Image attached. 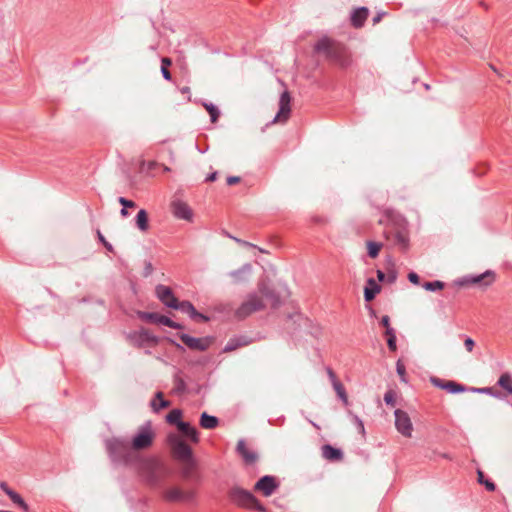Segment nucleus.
Segmentation results:
<instances>
[{
  "label": "nucleus",
  "mask_w": 512,
  "mask_h": 512,
  "mask_svg": "<svg viewBox=\"0 0 512 512\" xmlns=\"http://www.w3.org/2000/svg\"><path fill=\"white\" fill-rule=\"evenodd\" d=\"M394 416L396 430L403 437L411 438L414 429L411 418L409 417L408 413L401 409H396L394 412Z\"/></svg>",
  "instance_id": "obj_8"
},
{
  "label": "nucleus",
  "mask_w": 512,
  "mask_h": 512,
  "mask_svg": "<svg viewBox=\"0 0 512 512\" xmlns=\"http://www.w3.org/2000/svg\"><path fill=\"white\" fill-rule=\"evenodd\" d=\"M237 452L241 455L246 464H253L258 458L256 452L250 449L244 440L238 441Z\"/></svg>",
  "instance_id": "obj_16"
},
{
  "label": "nucleus",
  "mask_w": 512,
  "mask_h": 512,
  "mask_svg": "<svg viewBox=\"0 0 512 512\" xmlns=\"http://www.w3.org/2000/svg\"><path fill=\"white\" fill-rule=\"evenodd\" d=\"M445 284L442 281H432V282H425L423 284V288L427 291H437L442 290L444 288Z\"/></svg>",
  "instance_id": "obj_32"
},
{
  "label": "nucleus",
  "mask_w": 512,
  "mask_h": 512,
  "mask_svg": "<svg viewBox=\"0 0 512 512\" xmlns=\"http://www.w3.org/2000/svg\"><path fill=\"white\" fill-rule=\"evenodd\" d=\"M171 209L173 215L176 218L186 221H192L193 211L186 202L179 199L173 200L171 203Z\"/></svg>",
  "instance_id": "obj_12"
},
{
  "label": "nucleus",
  "mask_w": 512,
  "mask_h": 512,
  "mask_svg": "<svg viewBox=\"0 0 512 512\" xmlns=\"http://www.w3.org/2000/svg\"><path fill=\"white\" fill-rule=\"evenodd\" d=\"M327 374H328V377L331 381V384H332L336 394L343 401V403L345 405H347L348 404V396H347V393L345 391L343 384L338 380L336 374L334 373V371L331 368H327Z\"/></svg>",
  "instance_id": "obj_15"
},
{
  "label": "nucleus",
  "mask_w": 512,
  "mask_h": 512,
  "mask_svg": "<svg viewBox=\"0 0 512 512\" xmlns=\"http://www.w3.org/2000/svg\"><path fill=\"white\" fill-rule=\"evenodd\" d=\"M408 279L411 283L418 285L420 282V277L415 272H410L408 274Z\"/></svg>",
  "instance_id": "obj_43"
},
{
  "label": "nucleus",
  "mask_w": 512,
  "mask_h": 512,
  "mask_svg": "<svg viewBox=\"0 0 512 512\" xmlns=\"http://www.w3.org/2000/svg\"><path fill=\"white\" fill-rule=\"evenodd\" d=\"M219 421L215 416H211L203 412L200 417V426L204 429H214L218 426Z\"/></svg>",
  "instance_id": "obj_24"
},
{
  "label": "nucleus",
  "mask_w": 512,
  "mask_h": 512,
  "mask_svg": "<svg viewBox=\"0 0 512 512\" xmlns=\"http://www.w3.org/2000/svg\"><path fill=\"white\" fill-rule=\"evenodd\" d=\"M172 64V60L168 57H163L161 59V67H165V68H168L169 66H171Z\"/></svg>",
  "instance_id": "obj_47"
},
{
  "label": "nucleus",
  "mask_w": 512,
  "mask_h": 512,
  "mask_svg": "<svg viewBox=\"0 0 512 512\" xmlns=\"http://www.w3.org/2000/svg\"><path fill=\"white\" fill-rule=\"evenodd\" d=\"M161 72H162L164 79H166L168 81H170L172 79L171 73L168 70V68L161 67Z\"/></svg>",
  "instance_id": "obj_45"
},
{
  "label": "nucleus",
  "mask_w": 512,
  "mask_h": 512,
  "mask_svg": "<svg viewBox=\"0 0 512 512\" xmlns=\"http://www.w3.org/2000/svg\"><path fill=\"white\" fill-rule=\"evenodd\" d=\"M380 286L377 284V282L370 278L367 281V286L364 290V297L367 302L372 301L375 296L380 292Z\"/></svg>",
  "instance_id": "obj_21"
},
{
  "label": "nucleus",
  "mask_w": 512,
  "mask_h": 512,
  "mask_svg": "<svg viewBox=\"0 0 512 512\" xmlns=\"http://www.w3.org/2000/svg\"><path fill=\"white\" fill-rule=\"evenodd\" d=\"M369 11L365 7L357 8L351 15V23L355 28H360L364 25Z\"/></svg>",
  "instance_id": "obj_20"
},
{
  "label": "nucleus",
  "mask_w": 512,
  "mask_h": 512,
  "mask_svg": "<svg viewBox=\"0 0 512 512\" xmlns=\"http://www.w3.org/2000/svg\"><path fill=\"white\" fill-rule=\"evenodd\" d=\"M443 388H445L450 393H459V392H463L465 390L462 385H460V384H458L456 382H453V381H448L443 386Z\"/></svg>",
  "instance_id": "obj_33"
},
{
  "label": "nucleus",
  "mask_w": 512,
  "mask_h": 512,
  "mask_svg": "<svg viewBox=\"0 0 512 512\" xmlns=\"http://www.w3.org/2000/svg\"><path fill=\"white\" fill-rule=\"evenodd\" d=\"M384 13H378L374 18H373V23L374 24H377L381 21L382 17H383Z\"/></svg>",
  "instance_id": "obj_51"
},
{
  "label": "nucleus",
  "mask_w": 512,
  "mask_h": 512,
  "mask_svg": "<svg viewBox=\"0 0 512 512\" xmlns=\"http://www.w3.org/2000/svg\"><path fill=\"white\" fill-rule=\"evenodd\" d=\"M158 323H160L164 326L170 327V328H174V329H177L180 327L179 324H177L176 322L172 321L169 317L164 316V315H159Z\"/></svg>",
  "instance_id": "obj_35"
},
{
  "label": "nucleus",
  "mask_w": 512,
  "mask_h": 512,
  "mask_svg": "<svg viewBox=\"0 0 512 512\" xmlns=\"http://www.w3.org/2000/svg\"><path fill=\"white\" fill-rule=\"evenodd\" d=\"M156 294L159 300L170 308H176L178 299L174 296L172 290L164 285L156 287Z\"/></svg>",
  "instance_id": "obj_13"
},
{
  "label": "nucleus",
  "mask_w": 512,
  "mask_h": 512,
  "mask_svg": "<svg viewBox=\"0 0 512 512\" xmlns=\"http://www.w3.org/2000/svg\"><path fill=\"white\" fill-rule=\"evenodd\" d=\"M314 51L325 57L330 63L341 68L351 64V55L348 48L341 42L330 37H321L314 45Z\"/></svg>",
  "instance_id": "obj_3"
},
{
  "label": "nucleus",
  "mask_w": 512,
  "mask_h": 512,
  "mask_svg": "<svg viewBox=\"0 0 512 512\" xmlns=\"http://www.w3.org/2000/svg\"><path fill=\"white\" fill-rule=\"evenodd\" d=\"M180 339L187 347L193 350L204 351L210 345V341L207 338H195L187 334H182Z\"/></svg>",
  "instance_id": "obj_14"
},
{
  "label": "nucleus",
  "mask_w": 512,
  "mask_h": 512,
  "mask_svg": "<svg viewBox=\"0 0 512 512\" xmlns=\"http://www.w3.org/2000/svg\"><path fill=\"white\" fill-rule=\"evenodd\" d=\"M136 226L137 228L142 231L146 232L149 229V218L148 213L146 210L141 209L138 211L136 218H135Z\"/></svg>",
  "instance_id": "obj_23"
},
{
  "label": "nucleus",
  "mask_w": 512,
  "mask_h": 512,
  "mask_svg": "<svg viewBox=\"0 0 512 512\" xmlns=\"http://www.w3.org/2000/svg\"><path fill=\"white\" fill-rule=\"evenodd\" d=\"M119 203L124 207V208H134L136 206L135 202H133L132 200H128L124 197H120L118 199Z\"/></svg>",
  "instance_id": "obj_41"
},
{
  "label": "nucleus",
  "mask_w": 512,
  "mask_h": 512,
  "mask_svg": "<svg viewBox=\"0 0 512 512\" xmlns=\"http://www.w3.org/2000/svg\"><path fill=\"white\" fill-rule=\"evenodd\" d=\"M216 178H217V173H216V172H214V173H212L211 175H209V176L206 178V181H208V182H213V181H215V180H216Z\"/></svg>",
  "instance_id": "obj_52"
},
{
  "label": "nucleus",
  "mask_w": 512,
  "mask_h": 512,
  "mask_svg": "<svg viewBox=\"0 0 512 512\" xmlns=\"http://www.w3.org/2000/svg\"><path fill=\"white\" fill-rule=\"evenodd\" d=\"M175 309H178L184 313L189 314L192 319H200L202 321L207 320V317L201 313H198L194 306L189 301H177V306Z\"/></svg>",
  "instance_id": "obj_17"
},
{
  "label": "nucleus",
  "mask_w": 512,
  "mask_h": 512,
  "mask_svg": "<svg viewBox=\"0 0 512 512\" xmlns=\"http://www.w3.org/2000/svg\"><path fill=\"white\" fill-rule=\"evenodd\" d=\"M384 401L387 405L395 406L396 404V393L393 390H388L384 395Z\"/></svg>",
  "instance_id": "obj_38"
},
{
  "label": "nucleus",
  "mask_w": 512,
  "mask_h": 512,
  "mask_svg": "<svg viewBox=\"0 0 512 512\" xmlns=\"http://www.w3.org/2000/svg\"><path fill=\"white\" fill-rule=\"evenodd\" d=\"M385 219H380L379 223L385 225L384 236L387 241L396 246L401 251H407L409 248V230L406 219L393 210H386Z\"/></svg>",
  "instance_id": "obj_2"
},
{
  "label": "nucleus",
  "mask_w": 512,
  "mask_h": 512,
  "mask_svg": "<svg viewBox=\"0 0 512 512\" xmlns=\"http://www.w3.org/2000/svg\"><path fill=\"white\" fill-rule=\"evenodd\" d=\"M120 213H121V215H122L123 217H127V216L129 215V213H128L127 209H126V208H124V207L122 208V210H121V212H120Z\"/></svg>",
  "instance_id": "obj_56"
},
{
  "label": "nucleus",
  "mask_w": 512,
  "mask_h": 512,
  "mask_svg": "<svg viewBox=\"0 0 512 512\" xmlns=\"http://www.w3.org/2000/svg\"><path fill=\"white\" fill-rule=\"evenodd\" d=\"M464 346L468 352H472L475 347V342L472 338L467 337L464 341Z\"/></svg>",
  "instance_id": "obj_42"
},
{
  "label": "nucleus",
  "mask_w": 512,
  "mask_h": 512,
  "mask_svg": "<svg viewBox=\"0 0 512 512\" xmlns=\"http://www.w3.org/2000/svg\"><path fill=\"white\" fill-rule=\"evenodd\" d=\"M0 488L2 489V491H3L6 495H7V491H8V492H9V491H12V490L8 487V485H7L5 482H2V483L0 484Z\"/></svg>",
  "instance_id": "obj_49"
},
{
  "label": "nucleus",
  "mask_w": 512,
  "mask_h": 512,
  "mask_svg": "<svg viewBox=\"0 0 512 512\" xmlns=\"http://www.w3.org/2000/svg\"><path fill=\"white\" fill-rule=\"evenodd\" d=\"M367 252L369 257L376 258L379 255V252L383 246L382 243L375 242V241H367Z\"/></svg>",
  "instance_id": "obj_28"
},
{
  "label": "nucleus",
  "mask_w": 512,
  "mask_h": 512,
  "mask_svg": "<svg viewBox=\"0 0 512 512\" xmlns=\"http://www.w3.org/2000/svg\"><path fill=\"white\" fill-rule=\"evenodd\" d=\"M236 241H237V243H239L240 245H243L245 247H255L253 244L243 241V240H240V239H236Z\"/></svg>",
  "instance_id": "obj_50"
},
{
  "label": "nucleus",
  "mask_w": 512,
  "mask_h": 512,
  "mask_svg": "<svg viewBox=\"0 0 512 512\" xmlns=\"http://www.w3.org/2000/svg\"><path fill=\"white\" fill-rule=\"evenodd\" d=\"M486 278H489V281L486 283L487 285H488V284H490V283H492V282H493V280H494V275H493V273H492V272L487 271V272H485V273H483V274H481V275H479V276L474 277V278L472 279V282H473V283H481V282H482L484 279H486Z\"/></svg>",
  "instance_id": "obj_36"
},
{
  "label": "nucleus",
  "mask_w": 512,
  "mask_h": 512,
  "mask_svg": "<svg viewBox=\"0 0 512 512\" xmlns=\"http://www.w3.org/2000/svg\"><path fill=\"white\" fill-rule=\"evenodd\" d=\"M381 325H382L383 327H385V328H386V330H388V328H391V327H390V318H389V316L384 315V316L381 318Z\"/></svg>",
  "instance_id": "obj_44"
},
{
  "label": "nucleus",
  "mask_w": 512,
  "mask_h": 512,
  "mask_svg": "<svg viewBox=\"0 0 512 512\" xmlns=\"http://www.w3.org/2000/svg\"><path fill=\"white\" fill-rule=\"evenodd\" d=\"M322 456L328 461H341L343 459V452L329 444L323 445L321 448Z\"/></svg>",
  "instance_id": "obj_18"
},
{
  "label": "nucleus",
  "mask_w": 512,
  "mask_h": 512,
  "mask_svg": "<svg viewBox=\"0 0 512 512\" xmlns=\"http://www.w3.org/2000/svg\"><path fill=\"white\" fill-rule=\"evenodd\" d=\"M478 392L485 393L496 398L502 397V394L499 391H497L494 387L480 388L478 389Z\"/></svg>",
  "instance_id": "obj_39"
},
{
  "label": "nucleus",
  "mask_w": 512,
  "mask_h": 512,
  "mask_svg": "<svg viewBox=\"0 0 512 512\" xmlns=\"http://www.w3.org/2000/svg\"><path fill=\"white\" fill-rule=\"evenodd\" d=\"M7 495L8 497L10 498V500L18 505V507L23 510L24 512H28L29 511V506L27 505V503L22 499V497L14 492V491H7Z\"/></svg>",
  "instance_id": "obj_27"
},
{
  "label": "nucleus",
  "mask_w": 512,
  "mask_h": 512,
  "mask_svg": "<svg viewBox=\"0 0 512 512\" xmlns=\"http://www.w3.org/2000/svg\"><path fill=\"white\" fill-rule=\"evenodd\" d=\"M396 371H397V374L399 375L400 379L403 381V382H407V379H406V368H405V365L404 363L402 362L401 359H399L396 363Z\"/></svg>",
  "instance_id": "obj_37"
},
{
  "label": "nucleus",
  "mask_w": 512,
  "mask_h": 512,
  "mask_svg": "<svg viewBox=\"0 0 512 512\" xmlns=\"http://www.w3.org/2000/svg\"><path fill=\"white\" fill-rule=\"evenodd\" d=\"M482 484L485 485V487L488 491H494L496 488L495 484L490 480H484V482Z\"/></svg>",
  "instance_id": "obj_46"
},
{
  "label": "nucleus",
  "mask_w": 512,
  "mask_h": 512,
  "mask_svg": "<svg viewBox=\"0 0 512 512\" xmlns=\"http://www.w3.org/2000/svg\"><path fill=\"white\" fill-rule=\"evenodd\" d=\"M155 165H156V163H155V162H151V163L149 164V167H150V168H152V167H154Z\"/></svg>",
  "instance_id": "obj_59"
},
{
  "label": "nucleus",
  "mask_w": 512,
  "mask_h": 512,
  "mask_svg": "<svg viewBox=\"0 0 512 512\" xmlns=\"http://www.w3.org/2000/svg\"><path fill=\"white\" fill-rule=\"evenodd\" d=\"M291 113V96L288 91H284L279 100V111L274 118V122H286Z\"/></svg>",
  "instance_id": "obj_10"
},
{
  "label": "nucleus",
  "mask_w": 512,
  "mask_h": 512,
  "mask_svg": "<svg viewBox=\"0 0 512 512\" xmlns=\"http://www.w3.org/2000/svg\"><path fill=\"white\" fill-rule=\"evenodd\" d=\"M258 294H251L247 300L244 301L236 311V316L239 318H246L252 313L262 310L265 307L264 300L272 307H276L279 303V298L275 292L270 289L265 280H261L258 284Z\"/></svg>",
  "instance_id": "obj_4"
},
{
  "label": "nucleus",
  "mask_w": 512,
  "mask_h": 512,
  "mask_svg": "<svg viewBox=\"0 0 512 512\" xmlns=\"http://www.w3.org/2000/svg\"><path fill=\"white\" fill-rule=\"evenodd\" d=\"M251 265L246 264L239 270L233 271L230 273V276L233 278L235 283L244 282L248 279L251 273Z\"/></svg>",
  "instance_id": "obj_22"
},
{
  "label": "nucleus",
  "mask_w": 512,
  "mask_h": 512,
  "mask_svg": "<svg viewBox=\"0 0 512 512\" xmlns=\"http://www.w3.org/2000/svg\"><path fill=\"white\" fill-rule=\"evenodd\" d=\"M239 181H240V178L236 177V176H230L227 178L228 185H234V184L238 183Z\"/></svg>",
  "instance_id": "obj_48"
},
{
  "label": "nucleus",
  "mask_w": 512,
  "mask_h": 512,
  "mask_svg": "<svg viewBox=\"0 0 512 512\" xmlns=\"http://www.w3.org/2000/svg\"><path fill=\"white\" fill-rule=\"evenodd\" d=\"M103 245H104V246L106 247V249H108L109 251H111V250H112V245H111L109 242L105 241V242L103 243Z\"/></svg>",
  "instance_id": "obj_57"
},
{
  "label": "nucleus",
  "mask_w": 512,
  "mask_h": 512,
  "mask_svg": "<svg viewBox=\"0 0 512 512\" xmlns=\"http://www.w3.org/2000/svg\"><path fill=\"white\" fill-rule=\"evenodd\" d=\"M139 317L143 321L158 323L159 314L149 312H139Z\"/></svg>",
  "instance_id": "obj_34"
},
{
  "label": "nucleus",
  "mask_w": 512,
  "mask_h": 512,
  "mask_svg": "<svg viewBox=\"0 0 512 512\" xmlns=\"http://www.w3.org/2000/svg\"><path fill=\"white\" fill-rule=\"evenodd\" d=\"M353 421L361 435H365V427L363 421L358 416H353Z\"/></svg>",
  "instance_id": "obj_40"
},
{
  "label": "nucleus",
  "mask_w": 512,
  "mask_h": 512,
  "mask_svg": "<svg viewBox=\"0 0 512 512\" xmlns=\"http://www.w3.org/2000/svg\"><path fill=\"white\" fill-rule=\"evenodd\" d=\"M155 436L152 425L147 423L140 426L131 438L114 437L105 441L111 460L134 469L142 481L151 487L159 486L170 473L161 459L141 453L153 445Z\"/></svg>",
  "instance_id": "obj_1"
},
{
  "label": "nucleus",
  "mask_w": 512,
  "mask_h": 512,
  "mask_svg": "<svg viewBox=\"0 0 512 512\" xmlns=\"http://www.w3.org/2000/svg\"><path fill=\"white\" fill-rule=\"evenodd\" d=\"M478 481L482 484L484 482V474L482 471H478Z\"/></svg>",
  "instance_id": "obj_54"
},
{
  "label": "nucleus",
  "mask_w": 512,
  "mask_h": 512,
  "mask_svg": "<svg viewBox=\"0 0 512 512\" xmlns=\"http://www.w3.org/2000/svg\"><path fill=\"white\" fill-rule=\"evenodd\" d=\"M178 430L193 443L199 442V433L195 427L187 422H179Z\"/></svg>",
  "instance_id": "obj_19"
},
{
  "label": "nucleus",
  "mask_w": 512,
  "mask_h": 512,
  "mask_svg": "<svg viewBox=\"0 0 512 512\" xmlns=\"http://www.w3.org/2000/svg\"><path fill=\"white\" fill-rule=\"evenodd\" d=\"M163 169H164V171H165V172L170 171V168H169V167H167V166H164V167H163Z\"/></svg>",
  "instance_id": "obj_58"
},
{
  "label": "nucleus",
  "mask_w": 512,
  "mask_h": 512,
  "mask_svg": "<svg viewBox=\"0 0 512 512\" xmlns=\"http://www.w3.org/2000/svg\"><path fill=\"white\" fill-rule=\"evenodd\" d=\"M203 106L206 109V111L209 113V115L211 117V121L213 123H215L220 116V112H219L218 108L212 103H204Z\"/></svg>",
  "instance_id": "obj_30"
},
{
  "label": "nucleus",
  "mask_w": 512,
  "mask_h": 512,
  "mask_svg": "<svg viewBox=\"0 0 512 512\" xmlns=\"http://www.w3.org/2000/svg\"><path fill=\"white\" fill-rule=\"evenodd\" d=\"M168 443L173 457L182 463L183 476L185 478L192 477L196 469V460L193 457L191 448L177 434H170L168 436Z\"/></svg>",
  "instance_id": "obj_5"
},
{
  "label": "nucleus",
  "mask_w": 512,
  "mask_h": 512,
  "mask_svg": "<svg viewBox=\"0 0 512 512\" xmlns=\"http://www.w3.org/2000/svg\"><path fill=\"white\" fill-rule=\"evenodd\" d=\"M230 500L238 507L259 512H266V508L248 490L235 486L229 491Z\"/></svg>",
  "instance_id": "obj_6"
},
{
  "label": "nucleus",
  "mask_w": 512,
  "mask_h": 512,
  "mask_svg": "<svg viewBox=\"0 0 512 512\" xmlns=\"http://www.w3.org/2000/svg\"><path fill=\"white\" fill-rule=\"evenodd\" d=\"M97 236H98V239L104 243L106 241V239L104 238V236L102 235V233L100 231H97Z\"/></svg>",
  "instance_id": "obj_55"
},
{
  "label": "nucleus",
  "mask_w": 512,
  "mask_h": 512,
  "mask_svg": "<svg viewBox=\"0 0 512 512\" xmlns=\"http://www.w3.org/2000/svg\"><path fill=\"white\" fill-rule=\"evenodd\" d=\"M129 339L138 348H152L159 343V338L145 328L130 333Z\"/></svg>",
  "instance_id": "obj_7"
},
{
  "label": "nucleus",
  "mask_w": 512,
  "mask_h": 512,
  "mask_svg": "<svg viewBox=\"0 0 512 512\" xmlns=\"http://www.w3.org/2000/svg\"><path fill=\"white\" fill-rule=\"evenodd\" d=\"M163 498L169 502H190L195 498L193 490H182L179 487H169L163 491Z\"/></svg>",
  "instance_id": "obj_9"
},
{
  "label": "nucleus",
  "mask_w": 512,
  "mask_h": 512,
  "mask_svg": "<svg viewBox=\"0 0 512 512\" xmlns=\"http://www.w3.org/2000/svg\"><path fill=\"white\" fill-rule=\"evenodd\" d=\"M169 406L170 402L164 399L162 392H157L155 398L151 401V407L155 412H158L160 409L167 408Z\"/></svg>",
  "instance_id": "obj_25"
},
{
  "label": "nucleus",
  "mask_w": 512,
  "mask_h": 512,
  "mask_svg": "<svg viewBox=\"0 0 512 512\" xmlns=\"http://www.w3.org/2000/svg\"><path fill=\"white\" fill-rule=\"evenodd\" d=\"M497 384L503 388L508 394L512 395V377L509 373H503L498 381Z\"/></svg>",
  "instance_id": "obj_26"
},
{
  "label": "nucleus",
  "mask_w": 512,
  "mask_h": 512,
  "mask_svg": "<svg viewBox=\"0 0 512 512\" xmlns=\"http://www.w3.org/2000/svg\"><path fill=\"white\" fill-rule=\"evenodd\" d=\"M377 278H378L379 281H384V279H385L384 272H382L381 270H378L377 271Z\"/></svg>",
  "instance_id": "obj_53"
},
{
  "label": "nucleus",
  "mask_w": 512,
  "mask_h": 512,
  "mask_svg": "<svg viewBox=\"0 0 512 512\" xmlns=\"http://www.w3.org/2000/svg\"><path fill=\"white\" fill-rule=\"evenodd\" d=\"M182 412L179 409H173L166 416V420L168 423L176 425L179 428V422L181 421Z\"/></svg>",
  "instance_id": "obj_29"
},
{
  "label": "nucleus",
  "mask_w": 512,
  "mask_h": 512,
  "mask_svg": "<svg viewBox=\"0 0 512 512\" xmlns=\"http://www.w3.org/2000/svg\"><path fill=\"white\" fill-rule=\"evenodd\" d=\"M385 335L387 336V344L391 351H395L396 346V335L392 328H388V330L385 331Z\"/></svg>",
  "instance_id": "obj_31"
},
{
  "label": "nucleus",
  "mask_w": 512,
  "mask_h": 512,
  "mask_svg": "<svg viewBox=\"0 0 512 512\" xmlns=\"http://www.w3.org/2000/svg\"><path fill=\"white\" fill-rule=\"evenodd\" d=\"M277 487L278 483L275 477L266 475L256 482L254 490L261 493L265 497H269L274 493Z\"/></svg>",
  "instance_id": "obj_11"
}]
</instances>
